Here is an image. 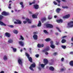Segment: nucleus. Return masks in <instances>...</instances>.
Wrapping results in <instances>:
<instances>
[{"label":"nucleus","instance_id":"55","mask_svg":"<svg viewBox=\"0 0 73 73\" xmlns=\"http://www.w3.org/2000/svg\"><path fill=\"white\" fill-rule=\"evenodd\" d=\"M0 73H4V71H2L0 72Z\"/></svg>","mask_w":73,"mask_h":73},{"label":"nucleus","instance_id":"4","mask_svg":"<svg viewBox=\"0 0 73 73\" xmlns=\"http://www.w3.org/2000/svg\"><path fill=\"white\" fill-rule=\"evenodd\" d=\"M46 27L47 28H53V26L52 24H48L46 25Z\"/></svg>","mask_w":73,"mask_h":73},{"label":"nucleus","instance_id":"10","mask_svg":"<svg viewBox=\"0 0 73 73\" xmlns=\"http://www.w3.org/2000/svg\"><path fill=\"white\" fill-rule=\"evenodd\" d=\"M70 15L69 14L66 15L63 17V19H68L70 16Z\"/></svg>","mask_w":73,"mask_h":73},{"label":"nucleus","instance_id":"38","mask_svg":"<svg viewBox=\"0 0 73 73\" xmlns=\"http://www.w3.org/2000/svg\"><path fill=\"white\" fill-rule=\"evenodd\" d=\"M45 65V64H41V66L42 68H44V66H45V65Z\"/></svg>","mask_w":73,"mask_h":73},{"label":"nucleus","instance_id":"8","mask_svg":"<svg viewBox=\"0 0 73 73\" xmlns=\"http://www.w3.org/2000/svg\"><path fill=\"white\" fill-rule=\"evenodd\" d=\"M33 38L35 40H37L38 39V36L36 34H34L33 36Z\"/></svg>","mask_w":73,"mask_h":73},{"label":"nucleus","instance_id":"54","mask_svg":"<svg viewBox=\"0 0 73 73\" xmlns=\"http://www.w3.org/2000/svg\"><path fill=\"white\" fill-rule=\"evenodd\" d=\"M67 37V36H64L62 37V38H65V37Z\"/></svg>","mask_w":73,"mask_h":73},{"label":"nucleus","instance_id":"2","mask_svg":"<svg viewBox=\"0 0 73 73\" xmlns=\"http://www.w3.org/2000/svg\"><path fill=\"white\" fill-rule=\"evenodd\" d=\"M25 55L27 57V58L29 59V60L31 62H32V58L31 57H29L30 56L27 53H25Z\"/></svg>","mask_w":73,"mask_h":73},{"label":"nucleus","instance_id":"19","mask_svg":"<svg viewBox=\"0 0 73 73\" xmlns=\"http://www.w3.org/2000/svg\"><path fill=\"white\" fill-rule=\"evenodd\" d=\"M26 20V21L28 22L29 24H31L32 21H31V20H29V19L28 18H27Z\"/></svg>","mask_w":73,"mask_h":73},{"label":"nucleus","instance_id":"3","mask_svg":"<svg viewBox=\"0 0 73 73\" xmlns=\"http://www.w3.org/2000/svg\"><path fill=\"white\" fill-rule=\"evenodd\" d=\"M68 28H72L73 27V21H71L68 23Z\"/></svg>","mask_w":73,"mask_h":73},{"label":"nucleus","instance_id":"15","mask_svg":"<svg viewBox=\"0 0 73 73\" xmlns=\"http://www.w3.org/2000/svg\"><path fill=\"white\" fill-rule=\"evenodd\" d=\"M37 46L38 48H42L44 46V44H38L37 45Z\"/></svg>","mask_w":73,"mask_h":73},{"label":"nucleus","instance_id":"17","mask_svg":"<svg viewBox=\"0 0 73 73\" xmlns=\"http://www.w3.org/2000/svg\"><path fill=\"white\" fill-rule=\"evenodd\" d=\"M56 21L58 23H62L63 21L61 19H58L56 20Z\"/></svg>","mask_w":73,"mask_h":73},{"label":"nucleus","instance_id":"34","mask_svg":"<svg viewBox=\"0 0 73 73\" xmlns=\"http://www.w3.org/2000/svg\"><path fill=\"white\" fill-rule=\"evenodd\" d=\"M9 43H12L13 42V40L11 39H10L8 41Z\"/></svg>","mask_w":73,"mask_h":73},{"label":"nucleus","instance_id":"43","mask_svg":"<svg viewBox=\"0 0 73 73\" xmlns=\"http://www.w3.org/2000/svg\"><path fill=\"white\" fill-rule=\"evenodd\" d=\"M53 3L55 5H57V3H56V2L55 1H54L53 2Z\"/></svg>","mask_w":73,"mask_h":73},{"label":"nucleus","instance_id":"64","mask_svg":"<svg viewBox=\"0 0 73 73\" xmlns=\"http://www.w3.org/2000/svg\"><path fill=\"white\" fill-rule=\"evenodd\" d=\"M38 69L39 70H41V68L39 67L38 68Z\"/></svg>","mask_w":73,"mask_h":73},{"label":"nucleus","instance_id":"27","mask_svg":"<svg viewBox=\"0 0 73 73\" xmlns=\"http://www.w3.org/2000/svg\"><path fill=\"white\" fill-rule=\"evenodd\" d=\"M32 17L33 19H36L37 18V16L35 14H33L32 15Z\"/></svg>","mask_w":73,"mask_h":73},{"label":"nucleus","instance_id":"42","mask_svg":"<svg viewBox=\"0 0 73 73\" xmlns=\"http://www.w3.org/2000/svg\"><path fill=\"white\" fill-rule=\"evenodd\" d=\"M36 26H35V25H32L31 26V28H36Z\"/></svg>","mask_w":73,"mask_h":73},{"label":"nucleus","instance_id":"30","mask_svg":"<svg viewBox=\"0 0 73 73\" xmlns=\"http://www.w3.org/2000/svg\"><path fill=\"white\" fill-rule=\"evenodd\" d=\"M11 48H12L13 49V50L14 52H16L17 49L16 48H14L13 47H11Z\"/></svg>","mask_w":73,"mask_h":73},{"label":"nucleus","instance_id":"11","mask_svg":"<svg viewBox=\"0 0 73 73\" xmlns=\"http://www.w3.org/2000/svg\"><path fill=\"white\" fill-rule=\"evenodd\" d=\"M34 7L35 9H38L39 8V5H34Z\"/></svg>","mask_w":73,"mask_h":73},{"label":"nucleus","instance_id":"41","mask_svg":"<svg viewBox=\"0 0 73 73\" xmlns=\"http://www.w3.org/2000/svg\"><path fill=\"white\" fill-rule=\"evenodd\" d=\"M48 19L49 20V19H51L52 17H50V16L49 15L48 16Z\"/></svg>","mask_w":73,"mask_h":73},{"label":"nucleus","instance_id":"7","mask_svg":"<svg viewBox=\"0 0 73 73\" xmlns=\"http://www.w3.org/2000/svg\"><path fill=\"white\" fill-rule=\"evenodd\" d=\"M17 22H15L14 23L15 24H21V21L19 20H16Z\"/></svg>","mask_w":73,"mask_h":73},{"label":"nucleus","instance_id":"26","mask_svg":"<svg viewBox=\"0 0 73 73\" xmlns=\"http://www.w3.org/2000/svg\"><path fill=\"white\" fill-rule=\"evenodd\" d=\"M66 40L65 39H63L62 40H61V42L62 43H65V42H66Z\"/></svg>","mask_w":73,"mask_h":73},{"label":"nucleus","instance_id":"58","mask_svg":"<svg viewBox=\"0 0 73 73\" xmlns=\"http://www.w3.org/2000/svg\"><path fill=\"white\" fill-rule=\"evenodd\" d=\"M29 13L30 14H32V13L31 11H29Z\"/></svg>","mask_w":73,"mask_h":73},{"label":"nucleus","instance_id":"62","mask_svg":"<svg viewBox=\"0 0 73 73\" xmlns=\"http://www.w3.org/2000/svg\"><path fill=\"white\" fill-rule=\"evenodd\" d=\"M54 18L56 19V18H57V16L56 15H54Z\"/></svg>","mask_w":73,"mask_h":73},{"label":"nucleus","instance_id":"46","mask_svg":"<svg viewBox=\"0 0 73 73\" xmlns=\"http://www.w3.org/2000/svg\"><path fill=\"white\" fill-rule=\"evenodd\" d=\"M61 60L62 61H64V58H62Z\"/></svg>","mask_w":73,"mask_h":73},{"label":"nucleus","instance_id":"61","mask_svg":"<svg viewBox=\"0 0 73 73\" xmlns=\"http://www.w3.org/2000/svg\"><path fill=\"white\" fill-rule=\"evenodd\" d=\"M70 54H73V52H71L70 53Z\"/></svg>","mask_w":73,"mask_h":73},{"label":"nucleus","instance_id":"39","mask_svg":"<svg viewBox=\"0 0 73 73\" xmlns=\"http://www.w3.org/2000/svg\"><path fill=\"white\" fill-rule=\"evenodd\" d=\"M56 29H57L58 30L59 32H61V30L60 29L58 28V27H56Z\"/></svg>","mask_w":73,"mask_h":73},{"label":"nucleus","instance_id":"24","mask_svg":"<svg viewBox=\"0 0 73 73\" xmlns=\"http://www.w3.org/2000/svg\"><path fill=\"white\" fill-rule=\"evenodd\" d=\"M20 37V38H19V40H22L23 41V40H24V38L23 37V36H22V35H21Z\"/></svg>","mask_w":73,"mask_h":73},{"label":"nucleus","instance_id":"32","mask_svg":"<svg viewBox=\"0 0 73 73\" xmlns=\"http://www.w3.org/2000/svg\"><path fill=\"white\" fill-rule=\"evenodd\" d=\"M61 47L64 49H66V46L62 45L61 46Z\"/></svg>","mask_w":73,"mask_h":73},{"label":"nucleus","instance_id":"63","mask_svg":"<svg viewBox=\"0 0 73 73\" xmlns=\"http://www.w3.org/2000/svg\"><path fill=\"white\" fill-rule=\"evenodd\" d=\"M61 71H64V69L62 68L61 69Z\"/></svg>","mask_w":73,"mask_h":73},{"label":"nucleus","instance_id":"45","mask_svg":"<svg viewBox=\"0 0 73 73\" xmlns=\"http://www.w3.org/2000/svg\"><path fill=\"white\" fill-rule=\"evenodd\" d=\"M56 1H57V2H58V3H59V4H60V2H61V1H60V0H56Z\"/></svg>","mask_w":73,"mask_h":73},{"label":"nucleus","instance_id":"53","mask_svg":"<svg viewBox=\"0 0 73 73\" xmlns=\"http://www.w3.org/2000/svg\"><path fill=\"white\" fill-rule=\"evenodd\" d=\"M33 34H34V35H35L36 34H37V32H33Z\"/></svg>","mask_w":73,"mask_h":73},{"label":"nucleus","instance_id":"31","mask_svg":"<svg viewBox=\"0 0 73 73\" xmlns=\"http://www.w3.org/2000/svg\"><path fill=\"white\" fill-rule=\"evenodd\" d=\"M43 32L46 34H49V33L47 31L45 30H43Z\"/></svg>","mask_w":73,"mask_h":73},{"label":"nucleus","instance_id":"22","mask_svg":"<svg viewBox=\"0 0 73 73\" xmlns=\"http://www.w3.org/2000/svg\"><path fill=\"white\" fill-rule=\"evenodd\" d=\"M50 46L51 48H52V49H54V48H55V46L53 44H51Z\"/></svg>","mask_w":73,"mask_h":73},{"label":"nucleus","instance_id":"52","mask_svg":"<svg viewBox=\"0 0 73 73\" xmlns=\"http://www.w3.org/2000/svg\"><path fill=\"white\" fill-rule=\"evenodd\" d=\"M20 5H23V3L22 2H21L20 3Z\"/></svg>","mask_w":73,"mask_h":73},{"label":"nucleus","instance_id":"50","mask_svg":"<svg viewBox=\"0 0 73 73\" xmlns=\"http://www.w3.org/2000/svg\"><path fill=\"white\" fill-rule=\"evenodd\" d=\"M23 23L24 24H26V23H27V21H23Z\"/></svg>","mask_w":73,"mask_h":73},{"label":"nucleus","instance_id":"48","mask_svg":"<svg viewBox=\"0 0 73 73\" xmlns=\"http://www.w3.org/2000/svg\"><path fill=\"white\" fill-rule=\"evenodd\" d=\"M59 44V42H56V44L58 45Z\"/></svg>","mask_w":73,"mask_h":73},{"label":"nucleus","instance_id":"25","mask_svg":"<svg viewBox=\"0 0 73 73\" xmlns=\"http://www.w3.org/2000/svg\"><path fill=\"white\" fill-rule=\"evenodd\" d=\"M60 11H61V9L58 8L56 10V12H57V13H59Z\"/></svg>","mask_w":73,"mask_h":73},{"label":"nucleus","instance_id":"29","mask_svg":"<svg viewBox=\"0 0 73 73\" xmlns=\"http://www.w3.org/2000/svg\"><path fill=\"white\" fill-rule=\"evenodd\" d=\"M3 59L4 60H8V58L6 55H5L3 57Z\"/></svg>","mask_w":73,"mask_h":73},{"label":"nucleus","instance_id":"40","mask_svg":"<svg viewBox=\"0 0 73 73\" xmlns=\"http://www.w3.org/2000/svg\"><path fill=\"white\" fill-rule=\"evenodd\" d=\"M11 4H9V6L8 7V8L9 9H11Z\"/></svg>","mask_w":73,"mask_h":73},{"label":"nucleus","instance_id":"16","mask_svg":"<svg viewBox=\"0 0 73 73\" xmlns=\"http://www.w3.org/2000/svg\"><path fill=\"white\" fill-rule=\"evenodd\" d=\"M0 25H2V26H7V25L6 24L1 21H0Z\"/></svg>","mask_w":73,"mask_h":73},{"label":"nucleus","instance_id":"59","mask_svg":"<svg viewBox=\"0 0 73 73\" xmlns=\"http://www.w3.org/2000/svg\"><path fill=\"white\" fill-rule=\"evenodd\" d=\"M21 7L22 8H24V5H21Z\"/></svg>","mask_w":73,"mask_h":73},{"label":"nucleus","instance_id":"56","mask_svg":"<svg viewBox=\"0 0 73 73\" xmlns=\"http://www.w3.org/2000/svg\"><path fill=\"white\" fill-rule=\"evenodd\" d=\"M71 41L73 42V37H72L71 39Z\"/></svg>","mask_w":73,"mask_h":73},{"label":"nucleus","instance_id":"14","mask_svg":"<svg viewBox=\"0 0 73 73\" xmlns=\"http://www.w3.org/2000/svg\"><path fill=\"white\" fill-rule=\"evenodd\" d=\"M50 48L49 47H47V48H46L45 50H43V52H47L49 50Z\"/></svg>","mask_w":73,"mask_h":73},{"label":"nucleus","instance_id":"37","mask_svg":"<svg viewBox=\"0 0 73 73\" xmlns=\"http://www.w3.org/2000/svg\"><path fill=\"white\" fill-rule=\"evenodd\" d=\"M18 31H17V30H15L14 31V33H15V34H17L18 33Z\"/></svg>","mask_w":73,"mask_h":73},{"label":"nucleus","instance_id":"33","mask_svg":"<svg viewBox=\"0 0 73 73\" xmlns=\"http://www.w3.org/2000/svg\"><path fill=\"white\" fill-rule=\"evenodd\" d=\"M51 39H50V38H46L45 40V41H50Z\"/></svg>","mask_w":73,"mask_h":73},{"label":"nucleus","instance_id":"12","mask_svg":"<svg viewBox=\"0 0 73 73\" xmlns=\"http://www.w3.org/2000/svg\"><path fill=\"white\" fill-rule=\"evenodd\" d=\"M19 45H20L22 46H24V43L22 41H20L19 42Z\"/></svg>","mask_w":73,"mask_h":73},{"label":"nucleus","instance_id":"20","mask_svg":"<svg viewBox=\"0 0 73 73\" xmlns=\"http://www.w3.org/2000/svg\"><path fill=\"white\" fill-rule=\"evenodd\" d=\"M49 69L51 71H53V70H54V68L52 66L50 67Z\"/></svg>","mask_w":73,"mask_h":73},{"label":"nucleus","instance_id":"57","mask_svg":"<svg viewBox=\"0 0 73 73\" xmlns=\"http://www.w3.org/2000/svg\"><path fill=\"white\" fill-rule=\"evenodd\" d=\"M48 54H49V53L47 52H45V54L46 55H47Z\"/></svg>","mask_w":73,"mask_h":73},{"label":"nucleus","instance_id":"49","mask_svg":"<svg viewBox=\"0 0 73 73\" xmlns=\"http://www.w3.org/2000/svg\"><path fill=\"white\" fill-rule=\"evenodd\" d=\"M39 56V55L38 54H36V57H37V58Z\"/></svg>","mask_w":73,"mask_h":73},{"label":"nucleus","instance_id":"5","mask_svg":"<svg viewBox=\"0 0 73 73\" xmlns=\"http://www.w3.org/2000/svg\"><path fill=\"white\" fill-rule=\"evenodd\" d=\"M2 15H3V16H8L9 15V13H7L5 11H3L1 13Z\"/></svg>","mask_w":73,"mask_h":73},{"label":"nucleus","instance_id":"35","mask_svg":"<svg viewBox=\"0 0 73 73\" xmlns=\"http://www.w3.org/2000/svg\"><path fill=\"white\" fill-rule=\"evenodd\" d=\"M3 18H4V16H3L2 15H0V20H1L3 19Z\"/></svg>","mask_w":73,"mask_h":73},{"label":"nucleus","instance_id":"23","mask_svg":"<svg viewBox=\"0 0 73 73\" xmlns=\"http://www.w3.org/2000/svg\"><path fill=\"white\" fill-rule=\"evenodd\" d=\"M36 3V1H33L31 3V2L29 3V5H31L32 4H35Z\"/></svg>","mask_w":73,"mask_h":73},{"label":"nucleus","instance_id":"18","mask_svg":"<svg viewBox=\"0 0 73 73\" xmlns=\"http://www.w3.org/2000/svg\"><path fill=\"white\" fill-rule=\"evenodd\" d=\"M41 20L42 21V23H43L44 21H45L46 20V19L45 18V17H44L42 18Z\"/></svg>","mask_w":73,"mask_h":73},{"label":"nucleus","instance_id":"13","mask_svg":"<svg viewBox=\"0 0 73 73\" xmlns=\"http://www.w3.org/2000/svg\"><path fill=\"white\" fill-rule=\"evenodd\" d=\"M44 65H46L48 63V60L46 59H45L44 60Z\"/></svg>","mask_w":73,"mask_h":73},{"label":"nucleus","instance_id":"51","mask_svg":"<svg viewBox=\"0 0 73 73\" xmlns=\"http://www.w3.org/2000/svg\"><path fill=\"white\" fill-rule=\"evenodd\" d=\"M50 44L52 45V44H53V42L51 41L50 42Z\"/></svg>","mask_w":73,"mask_h":73},{"label":"nucleus","instance_id":"47","mask_svg":"<svg viewBox=\"0 0 73 73\" xmlns=\"http://www.w3.org/2000/svg\"><path fill=\"white\" fill-rule=\"evenodd\" d=\"M57 52H54V53L53 54L54 55V56H56V55L57 54Z\"/></svg>","mask_w":73,"mask_h":73},{"label":"nucleus","instance_id":"60","mask_svg":"<svg viewBox=\"0 0 73 73\" xmlns=\"http://www.w3.org/2000/svg\"><path fill=\"white\" fill-rule=\"evenodd\" d=\"M55 35H58V33H55Z\"/></svg>","mask_w":73,"mask_h":73},{"label":"nucleus","instance_id":"6","mask_svg":"<svg viewBox=\"0 0 73 73\" xmlns=\"http://www.w3.org/2000/svg\"><path fill=\"white\" fill-rule=\"evenodd\" d=\"M22 61H23V59L19 58L18 59V62L19 64H20V65H22L23 64V62H22Z\"/></svg>","mask_w":73,"mask_h":73},{"label":"nucleus","instance_id":"21","mask_svg":"<svg viewBox=\"0 0 73 73\" xmlns=\"http://www.w3.org/2000/svg\"><path fill=\"white\" fill-rule=\"evenodd\" d=\"M69 64L70 66H73V60L71 61L70 62Z\"/></svg>","mask_w":73,"mask_h":73},{"label":"nucleus","instance_id":"28","mask_svg":"<svg viewBox=\"0 0 73 73\" xmlns=\"http://www.w3.org/2000/svg\"><path fill=\"white\" fill-rule=\"evenodd\" d=\"M41 25V21H39V23L37 25L38 27H40Z\"/></svg>","mask_w":73,"mask_h":73},{"label":"nucleus","instance_id":"36","mask_svg":"<svg viewBox=\"0 0 73 73\" xmlns=\"http://www.w3.org/2000/svg\"><path fill=\"white\" fill-rule=\"evenodd\" d=\"M62 8H64V9H65V8H68V7L67 6H62Z\"/></svg>","mask_w":73,"mask_h":73},{"label":"nucleus","instance_id":"44","mask_svg":"<svg viewBox=\"0 0 73 73\" xmlns=\"http://www.w3.org/2000/svg\"><path fill=\"white\" fill-rule=\"evenodd\" d=\"M9 27H10V28H13V27H14L13 26V25H10L9 26Z\"/></svg>","mask_w":73,"mask_h":73},{"label":"nucleus","instance_id":"1","mask_svg":"<svg viewBox=\"0 0 73 73\" xmlns=\"http://www.w3.org/2000/svg\"><path fill=\"white\" fill-rule=\"evenodd\" d=\"M36 67V64L35 63H33V64H31V66L29 67V69L30 70H32V71H34V70L32 68H35Z\"/></svg>","mask_w":73,"mask_h":73},{"label":"nucleus","instance_id":"9","mask_svg":"<svg viewBox=\"0 0 73 73\" xmlns=\"http://www.w3.org/2000/svg\"><path fill=\"white\" fill-rule=\"evenodd\" d=\"M5 35L6 37H11V34L8 32L6 33L5 34Z\"/></svg>","mask_w":73,"mask_h":73}]
</instances>
